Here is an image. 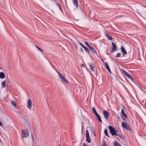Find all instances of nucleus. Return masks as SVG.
Wrapping results in <instances>:
<instances>
[{
	"instance_id": "f257e3e1",
	"label": "nucleus",
	"mask_w": 146,
	"mask_h": 146,
	"mask_svg": "<svg viewBox=\"0 0 146 146\" xmlns=\"http://www.w3.org/2000/svg\"><path fill=\"white\" fill-rule=\"evenodd\" d=\"M121 125L122 127L124 129H125L127 130L131 131V130L129 125L125 121L122 122L121 123Z\"/></svg>"
},
{
	"instance_id": "f03ea898",
	"label": "nucleus",
	"mask_w": 146,
	"mask_h": 146,
	"mask_svg": "<svg viewBox=\"0 0 146 146\" xmlns=\"http://www.w3.org/2000/svg\"><path fill=\"white\" fill-rule=\"evenodd\" d=\"M86 141L88 143L91 142V140L89 135V131L88 130H86Z\"/></svg>"
},
{
	"instance_id": "7ed1b4c3",
	"label": "nucleus",
	"mask_w": 146,
	"mask_h": 146,
	"mask_svg": "<svg viewBox=\"0 0 146 146\" xmlns=\"http://www.w3.org/2000/svg\"><path fill=\"white\" fill-rule=\"evenodd\" d=\"M111 44L113 46L112 49L111 51V53H113L116 50H117L116 45L113 42H111Z\"/></svg>"
},
{
	"instance_id": "20e7f679",
	"label": "nucleus",
	"mask_w": 146,
	"mask_h": 146,
	"mask_svg": "<svg viewBox=\"0 0 146 146\" xmlns=\"http://www.w3.org/2000/svg\"><path fill=\"white\" fill-rule=\"evenodd\" d=\"M103 113L104 118L107 120H108L110 115L109 113L108 112L105 111H103Z\"/></svg>"
},
{
	"instance_id": "39448f33",
	"label": "nucleus",
	"mask_w": 146,
	"mask_h": 146,
	"mask_svg": "<svg viewBox=\"0 0 146 146\" xmlns=\"http://www.w3.org/2000/svg\"><path fill=\"white\" fill-rule=\"evenodd\" d=\"M59 78L62 82H64L66 84H67L68 83L67 79L62 75Z\"/></svg>"
},
{
	"instance_id": "423d86ee",
	"label": "nucleus",
	"mask_w": 146,
	"mask_h": 146,
	"mask_svg": "<svg viewBox=\"0 0 146 146\" xmlns=\"http://www.w3.org/2000/svg\"><path fill=\"white\" fill-rule=\"evenodd\" d=\"M109 128L110 130V133L112 135L114 133L116 132V131L115 130V129L112 126H109Z\"/></svg>"
},
{
	"instance_id": "0eeeda50",
	"label": "nucleus",
	"mask_w": 146,
	"mask_h": 146,
	"mask_svg": "<svg viewBox=\"0 0 146 146\" xmlns=\"http://www.w3.org/2000/svg\"><path fill=\"white\" fill-rule=\"evenodd\" d=\"M22 132L23 135L22 137L23 138L27 137L29 135L28 132L27 130H22Z\"/></svg>"
},
{
	"instance_id": "6e6552de",
	"label": "nucleus",
	"mask_w": 146,
	"mask_h": 146,
	"mask_svg": "<svg viewBox=\"0 0 146 146\" xmlns=\"http://www.w3.org/2000/svg\"><path fill=\"white\" fill-rule=\"evenodd\" d=\"M32 106V102L31 100L29 99L28 101V103L27 105V107L29 110H31Z\"/></svg>"
},
{
	"instance_id": "1a4fd4ad",
	"label": "nucleus",
	"mask_w": 146,
	"mask_h": 146,
	"mask_svg": "<svg viewBox=\"0 0 146 146\" xmlns=\"http://www.w3.org/2000/svg\"><path fill=\"white\" fill-rule=\"evenodd\" d=\"M125 75V76H127L129 80H131L132 81H133V77L131 74H129L127 72Z\"/></svg>"
},
{
	"instance_id": "9d476101",
	"label": "nucleus",
	"mask_w": 146,
	"mask_h": 146,
	"mask_svg": "<svg viewBox=\"0 0 146 146\" xmlns=\"http://www.w3.org/2000/svg\"><path fill=\"white\" fill-rule=\"evenodd\" d=\"M121 51L123 54V56L126 55L127 53V52L125 50V49L124 48V47L123 46H121Z\"/></svg>"
},
{
	"instance_id": "9b49d317",
	"label": "nucleus",
	"mask_w": 146,
	"mask_h": 146,
	"mask_svg": "<svg viewBox=\"0 0 146 146\" xmlns=\"http://www.w3.org/2000/svg\"><path fill=\"white\" fill-rule=\"evenodd\" d=\"M121 116L123 121H125L126 119H127V117L125 113L122 115H121Z\"/></svg>"
},
{
	"instance_id": "f8f14e48",
	"label": "nucleus",
	"mask_w": 146,
	"mask_h": 146,
	"mask_svg": "<svg viewBox=\"0 0 146 146\" xmlns=\"http://www.w3.org/2000/svg\"><path fill=\"white\" fill-rule=\"evenodd\" d=\"M95 116L96 118H97L98 120L101 123H102V121L101 119V118L100 116L98 115V113L97 114L95 115Z\"/></svg>"
},
{
	"instance_id": "ddd939ff",
	"label": "nucleus",
	"mask_w": 146,
	"mask_h": 146,
	"mask_svg": "<svg viewBox=\"0 0 146 146\" xmlns=\"http://www.w3.org/2000/svg\"><path fill=\"white\" fill-rule=\"evenodd\" d=\"M89 48L91 50V51L94 53L96 54V52L95 50V49L93 47H92L91 46H89Z\"/></svg>"
},
{
	"instance_id": "4468645a",
	"label": "nucleus",
	"mask_w": 146,
	"mask_h": 146,
	"mask_svg": "<svg viewBox=\"0 0 146 146\" xmlns=\"http://www.w3.org/2000/svg\"><path fill=\"white\" fill-rule=\"evenodd\" d=\"M73 3L74 4L76 7H77L78 6V0H72Z\"/></svg>"
},
{
	"instance_id": "2eb2a0df",
	"label": "nucleus",
	"mask_w": 146,
	"mask_h": 146,
	"mask_svg": "<svg viewBox=\"0 0 146 146\" xmlns=\"http://www.w3.org/2000/svg\"><path fill=\"white\" fill-rule=\"evenodd\" d=\"M5 77V74L3 72H0V78L1 79L4 78Z\"/></svg>"
},
{
	"instance_id": "dca6fc26",
	"label": "nucleus",
	"mask_w": 146,
	"mask_h": 146,
	"mask_svg": "<svg viewBox=\"0 0 146 146\" xmlns=\"http://www.w3.org/2000/svg\"><path fill=\"white\" fill-rule=\"evenodd\" d=\"M106 35L107 38L108 40H111L112 39V37L111 36H110L107 33H106Z\"/></svg>"
},
{
	"instance_id": "f3484780",
	"label": "nucleus",
	"mask_w": 146,
	"mask_h": 146,
	"mask_svg": "<svg viewBox=\"0 0 146 146\" xmlns=\"http://www.w3.org/2000/svg\"><path fill=\"white\" fill-rule=\"evenodd\" d=\"M11 104L14 107H17V105L15 102L13 101H12L11 102Z\"/></svg>"
},
{
	"instance_id": "a211bd4d",
	"label": "nucleus",
	"mask_w": 146,
	"mask_h": 146,
	"mask_svg": "<svg viewBox=\"0 0 146 146\" xmlns=\"http://www.w3.org/2000/svg\"><path fill=\"white\" fill-rule=\"evenodd\" d=\"M2 88L6 87V81H3L1 82Z\"/></svg>"
},
{
	"instance_id": "6ab92c4d",
	"label": "nucleus",
	"mask_w": 146,
	"mask_h": 146,
	"mask_svg": "<svg viewBox=\"0 0 146 146\" xmlns=\"http://www.w3.org/2000/svg\"><path fill=\"white\" fill-rule=\"evenodd\" d=\"M114 146H121L117 141H115L113 143Z\"/></svg>"
},
{
	"instance_id": "aec40b11",
	"label": "nucleus",
	"mask_w": 146,
	"mask_h": 146,
	"mask_svg": "<svg viewBox=\"0 0 146 146\" xmlns=\"http://www.w3.org/2000/svg\"><path fill=\"white\" fill-rule=\"evenodd\" d=\"M85 50V51L88 54H89V50L88 48L86 47V46H85L83 48Z\"/></svg>"
},
{
	"instance_id": "412c9836",
	"label": "nucleus",
	"mask_w": 146,
	"mask_h": 146,
	"mask_svg": "<svg viewBox=\"0 0 146 146\" xmlns=\"http://www.w3.org/2000/svg\"><path fill=\"white\" fill-rule=\"evenodd\" d=\"M92 110L95 115L98 113L94 107L92 108Z\"/></svg>"
},
{
	"instance_id": "4be33fe9",
	"label": "nucleus",
	"mask_w": 146,
	"mask_h": 146,
	"mask_svg": "<svg viewBox=\"0 0 146 146\" xmlns=\"http://www.w3.org/2000/svg\"><path fill=\"white\" fill-rule=\"evenodd\" d=\"M104 65L105 66L106 68L108 69L110 68L109 66L108 65V63L107 62H105L104 63Z\"/></svg>"
},
{
	"instance_id": "5701e85b",
	"label": "nucleus",
	"mask_w": 146,
	"mask_h": 146,
	"mask_svg": "<svg viewBox=\"0 0 146 146\" xmlns=\"http://www.w3.org/2000/svg\"><path fill=\"white\" fill-rule=\"evenodd\" d=\"M90 66V68L91 70L92 71H93L94 69V66H93L91 64H89Z\"/></svg>"
},
{
	"instance_id": "b1692460",
	"label": "nucleus",
	"mask_w": 146,
	"mask_h": 146,
	"mask_svg": "<svg viewBox=\"0 0 146 146\" xmlns=\"http://www.w3.org/2000/svg\"><path fill=\"white\" fill-rule=\"evenodd\" d=\"M104 132L105 134V135H106L108 137H109V135L108 134V131L106 129H105L104 130Z\"/></svg>"
},
{
	"instance_id": "393cba45",
	"label": "nucleus",
	"mask_w": 146,
	"mask_h": 146,
	"mask_svg": "<svg viewBox=\"0 0 146 146\" xmlns=\"http://www.w3.org/2000/svg\"><path fill=\"white\" fill-rule=\"evenodd\" d=\"M121 53H117V55L115 56V58H119V57L121 55Z\"/></svg>"
},
{
	"instance_id": "a878e982",
	"label": "nucleus",
	"mask_w": 146,
	"mask_h": 146,
	"mask_svg": "<svg viewBox=\"0 0 146 146\" xmlns=\"http://www.w3.org/2000/svg\"><path fill=\"white\" fill-rule=\"evenodd\" d=\"M102 146H107L106 143V141H103L102 143Z\"/></svg>"
},
{
	"instance_id": "bb28decb",
	"label": "nucleus",
	"mask_w": 146,
	"mask_h": 146,
	"mask_svg": "<svg viewBox=\"0 0 146 146\" xmlns=\"http://www.w3.org/2000/svg\"><path fill=\"white\" fill-rule=\"evenodd\" d=\"M125 113V111L123 109H121V115L124 114Z\"/></svg>"
},
{
	"instance_id": "cd10ccee",
	"label": "nucleus",
	"mask_w": 146,
	"mask_h": 146,
	"mask_svg": "<svg viewBox=\"0 0 146 146\" xmlns=\"http://www.w3.org/2000/svg\"><path fill=\"white\" fill-rule=\"evenodd\" d=\"M85 44L88 47H89V46H90L88 43L86 41H85Z\"/></svg>"
},
{
	"instance_id": "c85d7f7f",
	"label": "nucleus",
	"mask_w": 146,
	"mask_h": 146,
	"mask_svg": "<svg viewBox=\"0 0 146 146\" xmlns=\"http://www.w3.org/2000/svg\"><path fill=\"white\" fill-rule=\"evenodd\" d=\"M118 136L120 138H121V139H123V136H122L120 134H119L118 135Z\"/></svg>"
},
{
	"instance_id": "c756f323",
	"label": "nucleus",
	"mask_w": 146,
	"mask_h": 146,
	"mask_svg": "<svg viewBox=\"0 0 146 146\" xmlns=\"http://www.w3.org/2000/svg\"><path fill=\"white\" fill-rule=\"evenodd\" d=\"M56 5H57L58 6V7H59V8L61 9V10H62V8L60 5H59V4L58 3H57L56 4Z\"/></svg>"
},
{
	"instance_id": "7c9ffc66",
	"label": "nucleus",
	"mask_w": 146,
	"mask_h": 146,
	"mask_svg": "<svg viewBox=\"0 0 146 146\" xmlns=\"http://www.w3.org/2000/svg\"><path fill=\"white\" fill-rule=\"evenodd\" d=\"M92 133H93L94 134L95 137L96 136V133L95 132V131H94V130H92Z\"/></svg>"
},
{
	"instance_id": "2f4dec72",
	"label": "nucleus",
	"mask_w": 146,
	"mask_h": 146,
	"mask_svg": "<svg viewBox=\"0 0 146 146\" xmlns=\"http://www.w3.org/2000/svg\"><path fill=\"white\" fill-rule=\"evenodd\" d=\"M122 70V72L124 73L125 75L126 73H127V72H126L125 70H124L123 69Z\"/></svg>"
},
{
	"instance_id": "473e14b6",
	"label": "nucleus",
	"mask_w": 146,
	"mask_h": 146,
	"mask_svg": "<svg viewBox=\"0 0 146 146\" xmlns=\"http://www.w3.org/2000/svg\"><path fill=\"white\" fill-rule=\"evenodd\" d=\"M57 72L58 73L59 75V77H60L62 75V74H61L60 72H58L57 71Z\"/></svg>"
},
{
	"instance_id": "72a5a7b5",
	"label": "nucleus",
	"mask_w": 146,
	"mask_h": 146,
	"mask_svg": "<svg viewBox=\"0 0 146 146\" xmlns=\"http://www.w3.org/2000/svg\"><path fill=\"white\" fill-rule=\"evenodd\" d=\"M37 49L40 51L42 52H43V51L42 50L40 49L39 47H37Z\"/></svg>"
},
{
	"instance_id": "f704fd0d",
	"label": "nucleus",
	"mask_w": 146,
	"mask_h": 146,
	"mask_svg": "<svg viewBox=\"0 0 146 146\" xmlns=\"http://www.w3.org/2000/svg\"><path fill=\"white\" fill-rule=\"evenodd\" d=\"M31 137H32V140H33V142L34 141V138H33V133H31Z\"/></svg>"
},
{
	"instance_id": "c9c22d12",
	"label": "nucleus",
	"mask_w": 146,
	"mask_h": 146,
	"mask_svg": "<svg viewBox=\"0 0 146 146\" xmlns=\"http://www.w3.org/2000/svg\"><path fill=\"white\" fill-rule=\"evenodd\" d=\"M118 135H117V134L116 132H115L112 135L114 136L115 135L116 136H118Z\"/></svg>"
},
{
	"instance_id": "e433bc0d",
	"label": "nucleus",
	"mask_w": 146,
	"mask_h": 146,
	"mask_svg": "<svg viewBox=\"0 0 146 146\" xmlns=\"http://www.w3.org/2000/svg\"><path fill=\"white\" fill-rule=\"evenodd\" d=\"M108 71L111 74V70L110 69V68H109V69H108Z\"/></svg>"
},
{
	"instance_id": "4c0bfd02",
	"label": "nucleus",
	"mask_w": 146,
	"mask_h": 146,
	"mask_svg": "<svg viewBox=\"0 0 146 146\" xmlns=\"http://www.w3.org/2000/svg\"><path fill=\"white\" fill-rule=\"evenodd\" d=\"M80 50L81 51V52L82 53H84V51H83V50L82 49V48H80Z\"/></svg>"
},
{
	"instance_id": "58836bf2",
	"label": "nucleus",
	"mask_w": 146,
	"mask_h": 146,
	"mask_svg": "<svg viewBox=\"0 0 146 146\" xmlns=\"http://www.w3.org/2000/svg\"><path fill=\"white\" fill-rule=\"evenodd\" d=\"M83 48H84V47L85 46H84V45L82 44L80 45Z\"/></svg>"
},
{
	"instance_id": "ea45409f",
	"label": "nucleus",
	"mask_w": 146,
	"mask_h": 146,
	"mask_svg": "<svg viewBox=\"0 0 146 146\" xmlns=\"http://www.w3.org/2000/svg\"><path fill=\"white\" fill-rule=\"evenodd\" d=\"M82 146H86V144L84 143H83Z\"/></svg>"
},
{
	"instance_id": "a19ab883",
	"label": "nucleus",
	"mask_w": 146,
	"mask_h": 146,
	"mask_svg": "<svg viewBox=\"0 0 146 146\" xmlns=\"http://www.w3.org/2000/svg\"><path fill=\"white\" fill-rule=\"evenodd\" d=\"M79 43L80 45H81V44H82V43L80 42H79Z\"/></svg>"
},
{
	"instance_id": "79ce46f5",
	"label": "nucleus",
	"mask_w": 146,
	"mask_h": 146,
	"mask_svg": "<svg viewBox=\"0 0 146 146\" xmlns=\"http://www.w3.org/2000/svg\"><path fill=\"white\" fill-rule=\"evenodd\" d=\"M81 66H83V67H84V65L83 64H81Z\"/></svg>"
},
{
	"instance_id": "37998d69",
	"label": "nucleus",
	"mask_w": 146,
	"mask_h": 146,
	"mask_svg": "<svg viewBox=\"0 0 146 146\" xmlns=\"http://www.w3.org/2000/svg\"><path fill=\"white\" fill-rule=\"evenodd\" d=\"M142 6H143V7H145V8H146V6H144V5H142Z\"/></svg>"
},
{
	"instance_id": "c03bdc74",
	"label": "nucleus",
	"mask_w": 146,
	"mask_h": 146,
	"mask_svg": "<svg viewBox=\"0 0 146 146\" xmlns=\"http://www.w3.org/2000/svg\"><path fill=\"white\" fill-rule=\"evenodd\" d=\"M36 47L37 48V47H39L37 45H36Z\"/></svg>"
},
{
	"instance_id": "a18cd8bd",
	"label": "nucleus",
	"mask_w": 146,
	"mask_h": 146,
	"mask_svg": "<svg viewBox=\"0 0 146 146\" xmlns=\"http://www.w3.org/2000/svg\"><path fill=\"white\" fill-rule=\"evenodd\" d=\"M83 128V126H82V131Z\"/></svg>"
},
{
	"instance_id": "49530a36",
	"label": "nucleus",
	"mask_w": 146,
	"mask_h": 146,
	"mask_svg": "<svg viewBox=\"0 0 146 146\" xmlns=\"http://www.w3.org/2000/svg\"><path fill=\"white\" fill-rule=\"evenodd\" d=\"M58 146H60V144L58 145Z\"/></svg>"
},
{
	"instance_id": "de8ad7c7",
	"label": "nucleus",
	"mask_w": 146,
	"mask_h": 146,
	"mask_svg": "<svg viewBox=\"0 0 146 146\" xmlns=\"http://www.w3.org/2000/svg\"><path fill=\"white\" fill-rule=\"evenodd\" d=\"M92 129H93V127H92Z\"/></svg>"
},
{
	"instance_id": "09e8293b",
	"label": "nucleus",
	"mask_w": 146,
	"mask_h": 146,
	"mask_svg": "<svg viewBox=\"0 0 146 146\" xmlns=\"http://www.w3.org/2000/svg\"><path fill=\"white\" fill-rule=\"evenodd\" d=\"M51 1H52L53 0H51Z\"/></svg>"
}]
</instances>
